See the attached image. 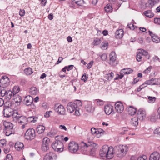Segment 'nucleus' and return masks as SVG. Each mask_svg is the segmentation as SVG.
<instances>
[{
	"label": "nucleus",
	"instance_id": "obj_1",
	"mask_svg": "<svg viewBox=\"0 0 160 160\" xmlns=\"http://www.w3.org/2000/svg\"><path fill=\"white\" fill-rule=\"evenodd\" d=\"M82 105V103L79 100H77L73 103L69 102L67 105V111L70 113L75 112L73 114L77 116H79L80 114L79 112V107H81Z\"/></svg>",
	"mask_w": 160,
	"mask_h": 160
},
{
	"label": "nucleus",
	"instance_id": "obj_2",
	"mask_svg": "<svg viewBox=\"0 0 160 160\" xmlns=\"http://www.w3.org/2000/svg\"><path fill=\"white\" fill-rule=\"evenodd\" d=\"M98 147V144L93 142H88V143L82 142L80 144V149L84 154L87 153V151L91 152L92 154L95 152V150Z\"/></svg>",
	"mask_w": 160,
	"mask_h": 160
},
{
	"label": "nucleus",
	"instance_id": "obj_3",
	"mask_svg": "<svg viewBox=\"0 0 160 160\" xmlns=\"http://www.w3.org/2000/svg\"><path fill=\"white\" fill-rule=\"evenodd\" d=\"M114 153V149L112 147H109L105 145L101 149L99 154L102 157H105L107 159H110L113 157Z\"/></svg>",
	"mask_w": 160,
	"mask_h": 160
},
{
	"label": "nucleus",
	"instance_id": "obj_4",
	"mask_svg": "<svg viewBox=\"0 0 160 160\" xmlns=\"http://www.w3.org/2000/svg\"><path fill=\"white\" fill-rule=\"evenodd\" d=\"M115 153L117 157H121L125 156L128 150V147L126 145H120L114 148Z\"/></svg>",
	"mask_w": 160,
	"mask_h": 160
},
{
	"label": "nucleus",
	"instance_id": "obj_5",
	"mask_svg": "<svg viewBox=\"0 0 160 160\" xmlns=\"http://www.w3.org/2000/svg\"><path fill=\"white\" fill-rule=\"evenodd\" d=\"M13 119L14 120L22 125V128L23 129L25 127V126L27 124L28 120L26 117L21 116L17 112H15L13 115Z\"/></svg>",
	"mask_w": 160,
	"mask_h": 160
},
{
	"label": "nucleus",
	"instance_id": "obj_6",
	"mask_svg": "<svg viewBox=\"0 0 160 160\" xmlns=\"http://www.w3.org/2000/svg\"><path fill=\"white\" fill-rule=\"evenodd\" d=\"M12 92L11 90L6 91L4 89H2L0 86V94L2 97H4L5 99L7 101L10 100L12 97Z\"/></svg>",
	"mask_w": 160,
	"mask_h": 160
},
{
	"label": "nucleus",
	"instance_id": "obj_7",
	"mask_svg": "<svg viewBox=\"0 0 160 160\" xmlns=\"http://www.w3.org/2000/svg\"><path fill=\"white\" fill-rule=\"evenodd\" d=\"M52 147V148L57 152H62L64 149V146L62 143L60 141L56 140L53 142Z\"/></svg>",
	"mask_w": 160,
	"mask_h": 160
},
{
	"label": "nucleus",
	"instance_id": "obj_8",
	"mask_svg": "<svg viewBox=\"0 0 160 160\" xmlns=\"http://www.w3.org/2000/svg\"><path fill=\"white\" fill-rule=\"evenodd\" d=\"M36 136L35 132L33 128H29L28 129L25 134L24 137L27 140H32Z\"/></svg>",
	"mask_w": 160,
	"mask_h": 160
},
{
	"label": "nucleus",
	"instance_id": "obj_9",
	"mask_svg": "<svg viewBox=\"0 0 160 160\" xmlns=\"http://www.w3.org/2000/svg\"><path fill=\"white\" fill-rule=\"evenodd\" d=\"M69 151L72 153H75L79 149V146L78 143L75 142H70L68 146Z\"/></svg>",
	"mask_w": 160,
	"mask_h": 160
},
{
	"label": "nucleus",
	"instance_id": "obj_10",
	"mask_svg": "<svg viewBox=\"0 0 160 160\" xmlns=\"http://www.w3.org/2000/svg\"><path fill=\"white\" fill-rule=\"evenodd\" d=\"M9 79L6 76H3L0 79V83L1 85H0L2 89H4L8 86L9 85Z\"/></svg>",
	"mask_w": 160,
	"mask_h": 160
},
{
	"label": "nucleus",
	"instance_id": "obj_11",
	"mask_svg": "<svg viewBox=\"0 0 160 160\" xmlns=\"http://www.w3.org/2000/svg\"><path fill=\"white\" fill-rule=\"evenodd\" d=\"M3 114L5 117H9L12 116L13 118V115L15 112H17L15 111L14 112L12 109L9 107L5 108L3 109Z\"/></svg>",
	"mask_w": 160,
	"mask_h": 160
},
{
	"label": "nucleus",
	"instance_id": "obj_12",
	"mask_svg": "<svg viewBox=\"0 0 160 160\" xmlns=\"http://www.w3.org/2000/svg\"><path fill=\"white\" fill-rule=\"evenodd\" d=\"M54 110L56 112H58L60 115H65L66 114L65 109L62 105H55L54 107Z\"/></svg>",
	"mask_w": 160,
	"mask_h": 160
},
{
	"label": "nucleus",
	"instance_id": "obj_13",
	"mask_svg": "<svg viewBox=\"0 0 160 160\" xmlns=\"http://www.w3.org/2000/svg\"><path fill=\"white\" fill-rule=\"evenodd\" d=\"M50 139L47 137L44 138L42 140V149L44 152L46 151L49 149V143Z\"/></svg>",
	"mask_w": 160,
	"mask_h": 160
},
{
	"label": "nucleus",
	"instance_id": "obj_14",
	"mask_svg": "<svg viewBox=\"0 0 160 160\" xmlns=\"http://www.w3.org/2000/svg\"><path fill=\"white\" fill-rule=\"evenodd\" d=\"M104 111L107 115L113 114L114 113L113 106L110 104H108L104 107Z\"/></svg>",
	"mask_w": 160,
	"mask_h": 160
},
{
	"label": "nucleus",
	"instance_id": "obj_15",
	"mask_svg": "<svg viewBox=\"0 0 160 160\" xmlns=\"http://www.w3.org/2000/svg\"><path fill=\"white\" fill-rule=\"evenodd\" d=\"M116 111L119 113H122L124 109L123 104L120 102H116L115 104Z\"/></svg>",
	"mask_w": 160,
	"mask_h": 160
},
{
	"label": "nucleus",
	"instance_id": "obj_16",
	"mask_svg": "<svg viewBox=\"0 0 160 160\" xmlns=\"http://www.w3.org/2000/svg\"><path fill=\"white\" fill-rule=\"evenodd\" d=\"M109 63L112 66L115 65L117 63H115L116 62V56L115 52H111L109 55Z\"/></svg>",
	"mask_w": 160,
	"mask_h": 160
},
{
	"label": "nucleus",
	"instance_id": "obj_17",
	"mask_svg": "<svg viewBox=\"0 0 160 160\" xmlns=\"http://www.w3.org/2000/svg\"><path fill=\"white\" fill-rule=\"evenodd\" d=\"M85 108L88 112H92L94 110V107L92 105V102L91 101L87 102Z\"/></svg>",
	"mask_w": 160,
	"mask_h": 160
},
{
	"label": "nucleus",
	"instance_id": "obj_18",
	"mask_svg": "<svg viewBox=\"0 0 160 160\" xmlns=\"http://www.w3.org/2000/svg\"><path fill=\"white\" fill-rule=\"evenodd\" d=\"M146 112L145 111L139 109L137 113V117H136L140 120H142L145 118Z\"/></svg>",
	"mask_w": 160,
	"mask_h": 160
},
{
	"label": "nucleus",
	"instance_id": "obj_19",
	"mask_svg": "<svg viewBox=\"0 0 160 160\" xmlns=\"http://www.w3.org/2000/svg\"><path fill=\"white\" fill-rule=\"evenodd\" d=\"M72 2L70 5L71 7H73V5L74 7L76 6H82L84 4L83 0H71Z\"/></svg>",
	"mask_w": 160,
	"mask_h": 160
},
{
	"label": "nucleus",
	"instance_id": "obj_20",
	"mask_svg": "<svg viewBox=\"0 0 160 160\" xmlns=\"http://www.w3.org/2000/svg\"><path fill=\"white\" fill-rule=\"evenodd\" d=\"M33 98L32 97L30 96H26L24 100L23 103L27 106L30 105L32 103L33 101Z\"/></svg>",
	"mask_w": 160,
	"mask_h": 160
},
{
	"label": "nucleus",
	"instance_id": "obj_21",
	"mask_svg": "<svg viewBox=\"0 0 160 160\" xmlns=\"http://www.w3.org/2000/svg\"><path fill=\"white\" fill-rule=\"evenodd\" d=\"M56 158L57 156L54 153L50 152L45 156L43 160H52L53 158L56 159Z\"/></svg>",
	"mask_w": 160,
	"mask_h": 160
},
{
	"label": "nucleus",
	"instance_id": "obj_22",
	"mask_svg": "<svg viewBox=\"0 0 160 160\" xmlns=\"http://www.w3.org/2000/svg\"><path fill=\"white\" fill-rule=\"evenodd\" d=\"M160 155L158 152H154L150 156L149 160H159Z\"/></svg>",
	"mask_w": 160,
	"mask_h": 160
},
{
	"label": "nucleus",
	"instance_id": "obj_23",
	"mask_svg": "<svg viewBox=\"0 0 160 160\" xmlns=\"http://www.w3.org/2000/svg\"><path fill=\"white\" fill-rule=\"evenodd\" d=\"M149 34L151 36L152 41L156 43H158L160 42V39L157 35L153 34L152 32L149 31Z\"/></svg>",
	"mask_w": 160,
	"mask_h": 160
},
{
	"label": "nucleus",
	"instance_id": "obj_24",
	"mask_svg": "<svg viewBox=\"0 0 160 160\" xmlns=\"http://www.w3.org/2000/svg\"><path fill=\"white\" fill-rule=\"evenodd\" d=\"M115 37L118 39L122 38L124 35V32L122 29H121L116 31L115 33Z\"/></svg>",
	"mask_w": 160,
	"mask_h": 160
},
{
	"label": "nucleus",
	"instance_id": "obj_25",
	"mask_svg": "<svg viewBox=\"0 0 160 160\" xmlns=\"http://www.w3.org/2000/svg\"><path fill=\"white\" fill-rule=\"evenodd\" d=\"M15 148L17 151H20L23 148V144L22 142H17L15 144Z\"/></svg>",
	"mask_w": 160,
	"mask_h": 160
},
{
	"label": "nucleus",
	"instance_id": "obj_26",
	"mask_svg": "<svg viewBox=\"0 0 160 160\" xmlns=\"http://www.w3.org/2000/svg\"><path fill=\"white\" fill-rule=\"evenodd\" d=\"M3 124L5 127V129L13 128V124L10 122L4 121Z\"/></svg>",
	"mask_w": 160,
	"mask_h": 160
},
{
	"label": "nucleus",
	"instance_id": "obj_27",
	"mask_svg": "<svg viewBox=\"0 0 160 160\" xmlns=\"http://www.w3.org/2000/svg\"><path fill=\"white\" fill-rule=\"evenodd\" d=\"M128 114L131 115H134L137 112L136 108L132 106H129L128 108Z\"/></svg>",
	"mask_w": 160,
	"mask_h": 160
},
{
	"label": "nucleus",
	"instance_id": "obj_28",
	"mask_svg": "<svg viewBox=\"0 0 160 160\" xmlns=\"http://www.w3.org/2000/svg\"><path fill=\"white\" fill-rule=\"evenodd\" d=\"M121 73L123 75L128 74L132 73L133 70L130 68H124L121 70Z\"/></svg>",
	"mask_w": 160,
	"mask_h": 160
},
{
	"label": "nucleus",
	"instance_id": "obj_29",
	"mask_svg": "<svg viewBox=\"0 0 160 160\" xmlns=\"http://www.w3.org/2000/svg\"><path fill=\"white\" fill-rule=\"evenodd\" d=\"M45 129V128L44 126L40 125L37 127V131L38 134H40L44 132Z\"/></svg>",
	"mask_w": 160,
	"mask_h": 160
},
{
	"label": "nucleus",
	"instance_id": "obj_30",
	"mask_svg": "<svg viewBox=\"0 0 160 160\" xmlns=\"http://www.w3.org/2000/svg\"><path fill=\"white\" fill-rule=\"evenodd\" d=\"M114 76L113 73L112 72H109L104 75V78L109 81L111 80Z\"/></svg>",
	"mask_w": 160,
	"mask_h": 160
},
{
	"label": "nucleus",
	"instance_id": "obj_31",
	"mask_svg": "<svg viewBox=\"0 0 160 160\" xmlns=\"http://www.w3.org/2000/svg\"><path fill=\"white\" fill-rule=\"evenodd\" d=\"M105 12L108 13H111L113 11L112 7L110 5V4H108L104 7Z\"/></svg>",
	"mask_w": 160,
	"mask_h": 160
},
{
	"label": "nucleus",
	"instance_id": "obj_32",
	"mask_svg": "<svg viewBox=\"0 0 160 160\" xmlns=\"http://www.w3.org/2000/svg\"><path fill=\"white\" fill-rule=\"evenodd\" d=\"M158 80H160V79H158L156 78L154 79H151L149 80H147L146 81V84L147 85H154L158 84L156 82V81H158Z\"/></svg>",
	"mask_w": 160,
	"mask_h": 160
},
{
	"label": "nucleus",
	"instance_id": "obj_33",
	"mask_svg": "<svg viewBox=\"0 0 160 160\" xmlns=\"http://www.w3.org/2000/svg\"><path fill=\"white\" fill-rule=\"evenodd\" d=\"M138 119L136 117L132 118L131 121V123L134 126H136L138 123Z\"/></svg>",
	"mask_w": 160,
	"mask_h": 160
},
{
	"label": "nucleus",
	"instance_id": "obj_34",
	"mask_svg": "<svg viewBox=\"0 0 160 160\" xmlns=\"http://www.w3.org/2000/svg\"><path fill=\"white\" fill-rule=\"evenodd\" d=\"M144 14L146 17L149 18H151L153 17L154 15V14L150 10L145 11Z\"/></svg>",
	"mask_w": 160,
	"mask_h": 160
},
{
	"label": "nucleus",
	"instance_id": "obj_35",
	"mask_svg": "<svg viewBox=\"0 0 160 160\" xmlns=\"http://www.w3.org/2000/svg\"><path fill=\"white\" fill-rule=\"evenodd\" d=\"M24 71V73L28 75H30L33 73L32 69L30 68H26Z\"/></svg>",
	"mask_w": 160,
	"mask_h": 160
},
{
	"label": "nucleus",
	"instance_id": "obj_36",
	"mask_svg": "<svg viewBox=\"0 0 160 160\" xmlns=\"http://www.w3.org/2000/svg\"><path fill=\"white\" fill-rule=\"evenodd\" d=\"M4 130L6 132V135L7 136H9L14 132V130L13 128L6 129H5Z\"/></svg>",
	"mask_w": 160,
	"mask_h": 160
},
{
	"label": "nucleus",
	"instance_id": "obj_37",
	"mask_svg": "<svg viewBox=\"0 0 160 160\" xmlns=\"http://www.w3.org/2000/svg\"><path fill=\"white\" fill-rule=\"evenodd\" d=\"M29 92L31 94L36 95L37 93V90L36 87H32L30 89Z\"/></svg>",
	"mask_w": 160,
	"mask_h": 160
},
{
	"label": "nucleus",
	"instance_id": "obj_38",
	"mask_svg": "<svg viewBox=\"0 0 160 160\" xmlns=\"http://www.w3.org/2000/svg\"><path fill=\"white\" fill-rule=\"evenodd\" d=\"M57 131L54 129H52L50 132L48 133V135L51 137H54L57 134Z\"/></svg>",
	"mask_w": 160,
	"mask_h": 160
},
{
	"label": "nucleus",
	"instance_id": "obj_39",
	"mask_svg": "<svg viewBox=\"0 0 160 160\" xmlns=\"http://www.w3.org/2000/svg\"><path fill=\"white\" fill-rule=\"evenodd\" d=\"M14 100L15 103H20L22 101V98L19 95H17L15 96Z\"/></svg>",
	"mask_w": 160,
	"mask_h": 160
},
{
	"label": "nucleus",
	"instance_id": "obj_40",
	"mask_svg": "<svg viewBox=\"0 0 160 160\" xmlns=\"http://www.w3.org/2000/svg\"><path fill=\"white\" fill-rule=\"evenodd\" d=\"M20 91V89L19 87L18 86H14L12 90V93L13 94V95L15 94L18 92Z\"/></svg>",
	"mask_w": 160,
	"mask_h": 160
},
{
	"label": "nucleus",
	"instance_id": "obj_41",
	"mask_svg": "<svg viewBox=\"0 0 160 160\" xmlns=\"http://www.w3.org/2000/svg\"><path fill=\"white\" fill-rule=\"evenodd\" d=\"M148 102L150 103H153L155 102L156 100V98L155 97L150 96L148 97Z\"/></svg>",
	"mask_w": 160,
	"mask_h": 160
},
{
	"label": "nucleus",
	"instance_id": "obj_42",
	"mask_svg": "<svg viewBox=\"0 0 160 160\" xmlns=\"http://www.w3.org/2000/svg\"><path fill=\"white\" fill-rule=\"evenodd\" d=\"M101 43V39L99 38H96L94 40V45H99Z\"/></svg>",
	"mask_w": 160,
	"mask_h": 160
},
{
	"label": "nucleus",
	"instance_id": "obj_43",
	"mask_svg": "<svg viewBox=\"0 0 160 160\" xmlns=\"http://www.w3.org/2000/svg\"><path fill=\"white\" fill-rule=\"evenodd\" d=\"M159 0H151L148 1V3L151 6H152L157 2H158Z\"/></svg>",
	"mask_w": 160,
	"mask_h": 160
},
{
	"label": "nucleus",
	"instance_id": "obj_44",
	"mask_svg": "<svg viewBox=\"0 0 160 160\" xmlns=\"http://www.w3.org/2000/svg\"><path fill=\"white\" fill-rule=\"evenodd\" d=\"M142 56V53L141 52H139L138 53L137 56V60L139 62L141 60Z\"/></svg>",
	"mask_w": 160,
	"mask_h": 160
},
{
	"label": "nucleus",
	"instance_id": "obj_45",
	"mask_svg": "<svg viewBox=\"0 0 160 160\" xmlns=\"http://www.w3.org/2000/svg\"><path fill=\"white\" fill-rule=\"evenodd\" d=\"M108 43H104L102 44L101 48L102 50H106L108 48Z\"/></svg>",
	"mask_w": 160,
	"mask_h": 160
},
{
	"label": "nucleus",
	"instance_id": "obj_46",
	"mask_svg": "<svg viewBox=\"0 0 160 160\" xmlns=\"http://www.w3.org/2000/svg\"><path fill=\"white\" fill-rule=\"evenodd\" d=\"M117 76L114 78V80H117L119 79H121L123 77V75L122 73H121V71H120V75H119L117 74Z\"/></svg>",
	"mask_w": 160,
	"mask_h": 160
},
{
	"label": "nucleus",
	"instance_id": "obj_47",
	"mask_svg": "<svg viewBox=\"0 0 160 160\" xmlns=\"http://www.w3.org/2000/svg\"><path fill=\"white\" fill-rule=\"evenodd\" d=\"M13 157L11 154L7 155L4 159V160H13Z\"/></svg>",
	"mask_w": 160,
	"mask_h": 160
},
{
	"label": "nucleus",
	"instance_id": "obj_48",
	"mask_svg": "<svg viewBox=\"0 0 160 160\" xmlns=\"http://www.w3.org/2000/svg\"><path fill=\"white\" fill-rule=\"evenodd\" d=\"M137 160H148L147 158L145 155H142L139 156Z\"/></svg>",
	"mask_w": 160,
	"mask_h": 160
},
{
	"label": "nucleus",
	"instance_id": "obj_49",
	"mask_svg": "<svg viewBox=\"0 0 160 160\" xmlns=\"http://www.w3.org/2000/svg\"><path fill=\"white\" fill-rule=\"evenodd\" d=\"M6 145V141L5 139H1L0 140V146L3 147Z\"/></svg>",
	"mask_w": 160,
	"mask_h": 160
},
{
	"label": "nucleus",
	"instance_id": "obj_50",
	"mask_svg": "<svg viewBox=\"0 0 160 160\" xmlns=\"http://www.w3.org/2000/svg\"><path fill=\"white\" fill-rule=\"evenodd\" d=\"M88 79V77L87 76L86 74L85 73L83 74L82 78L81 80L83 81L84 82H86Z\"/></svg>",
	"mask_w": 160,
	"mask_h": 160
},
{
	"label": "nucleus",
	"instance_id": "obj_51",
	"mask_svg": "<svg viewBox=\"0 0 160 160\" xmlns=\"http://www.w3.org/2000/svg\"><path fill=\"white\" fill-rule=\"evenodd\" d=\"M35 119V117H29L27 119L28 121H29L30 122H35L36 121V120H34V119Z\"/></svg>",
	"mask_w": 160,
	"mask_h": 160
},
{
	"label": "nucleus",
	"instance_id": "obj_52",
	"mask_svg": "<svg viewBox=\"0 0 160 160\" xmlns=\"http://www.w3.org/2000/svg\"><path fill=\"white\" fill-rule=\"evenodd\" d=\"M107 55L106 54L104 53L101 56V58L103 61H105L107 58Z\"/></svg>",
	"mask_w": 160,
	"mask_h": 160
},
{
	"label": "nucleus",
	"instance_id": "obj_53",
	"mask_svg": "<svg viewBox=\"0 0 160 160\" xmlns=\"http://www.w3.org/2000/svg\"><path fill=\"white\" fill-rule=\"evenodd\" d=\"M25 14V12L24 10L20 9L19 12V15L21 17L24 16Z\"/></svg>",
	"mask_w": 160,
	"mask_h": 160
},
{
	"label": "nucleus",
	"instance_id": "obj_54",
	"mask_svg": "<svg viewBox=\"0 0 160 160\" xmlns=\"http://www.w3.org/2000/svg\"><path fill=\"white\" fill-rule=\"evenodd\" d=\"M152 67L151 66L148 67L147 69L144 71L143 72L144 73H147L150 72Z\"/></svg>",
	"mask_w": 160,
	"mask_h": 160
},
{
	"label": "nucleus",
	"instance_id": "obj_55",
	"mask_svg": "<svg viewBox=\"0 0 160 160\" xmlns=\"http://www.w3.org/2000/svg\"><path fill=\"white\" fill-rule=\"evenodd\" d=\"M154 21L155 23L158 24H160V18H155Z\"/></svg>",
	"mask_w": 160,
	"mask_h": 160
},
{
	"label": "nucleus",
	"instance_id": "obj_56",
	"mask_svg": "<svg viewBox=\"0 0 160 160\" xmlns=\"http://www.w3.org/2000/svg\"><path fill=\"white\" fill-rule=\"evenodd\" d=\"M104 102L102 100H99L97 101V104L98 106H102L104 104Z\"/></svg>",
	"mask_w": 160,
	"mask_h": 160
},
{
	"label": "nucleus",
	"instance_id": "obj_57",
	"mask_svg": "<svg viewBox=\"0 0 160 160\" xmlns=\"http://www.w3.org/2000/svg\"><path fill=\"white\" fill-rule=\"evenodd\" d=\"M128 28H130L131 29H134L135 28L134 26L133 25V23H131L128 25Z\"/></svg>",
	"mask_w": 160,
	"mask_h": 160
},
{
	"label": "nucleus",
	"instance_id": "obj_58",
	"mask_svg": "<svg viewBox=\"0 0 160 160\" xmlns=\"http://www.w3.org/2000/svg\"><path fill=\"white\" fill-rule=\"evenodd\" d=\"M154 133L160 135V127L157 128L154 131Z\"/></svg>",
	"mask_w": 160,
	"mask_h": 160
},
{
	"label": "nucleus",
	"instance_id": "obj_59",
	"mask_svg": "<svg viewBox=\"0 0 160 160\" xmlns=\"http://www.w3.org/2000/svg\"><path fill=\"white\" fill-rule=\"evenodd\" d=\"M59 128L61 129L64 130L66 131L67 130V128L64 125H61L59 126Z\"/></svg>",
	"mask_w": 160,
	"mask_h": 160
},
{
	"label": "nucleus",
	"instance_id": "obj_60",
	"mask_svg": "<svg viewBox=\"0 0 160 160\" xmlns=\"http://www.w3.org/2000/svg\"><path fill=\"white\" fill-rule=\"evenodd\" d=\"M93 61H91L88 63L87 66V67L88 69H90L93 65Z\"/></svg>",
	"mask_w": 160,
	"mask_h": 160
},
{
	"label": "nucleus",
	"instance_id": "obj_61",
	"mask_svg": "<svg viewBox=\"0 0 160 160\" xmlns=\"http://www.w3.org/2000/svg\"><path fill=\"white\" fill-rule=\"evenodd\" d=\"M140 52L141 53H142V55L145 56L148 54V53L147 51H146L143 49L142 50H141V52Z\"/></svg>",
	"mask_w": 160,
	"mask_h": 160
},
{
	"label": "nucleus",
	"instance_id": "obj_62",
	"mask_svg": "<svg viewBox=\"0 0 160 160\" xmlns=\"http://www.w3.org/2000/svg\"><path fill=\"white\" fill-rule=\"evenodd\" d=\"M102 130L101 129H96V133H95V134H96V135H97L99 134H101L102 132Z\"/></svg>",
	"mask_w": 160,
	"mask_h": 160
},
{
	"label": "nucleus",
	"instance_id": "obj_63",
	"mask_svg": "<svg viewBox=\"0 0 160 160\" xmlns=\"http://www.w3.org/2000/svg\"><path fill=\"white\" fill-rule=\"evenodd\" d=\"M91 132L92 134H95L96 132V129L94 128H92L91 129Z\"/></svg>",
	"mask_w": 160,
	"mask_h": 160
},
{
	"label": "nucleus",
	"instance_id": "obj_64",
	"mask_svg": "<svg viewBox=\"0 0 160 160\" xmlns=\"http://www.w3.org/2000/svg\"><path fill=\"white\" fill-rule=\"evenodd\" d=\"M41 1V4L42 6H44L45 5L47 2L46 0H39Z\"/></svg>",
	"mask_w": 160,
	"mask_h": 160
}]
</instances>
